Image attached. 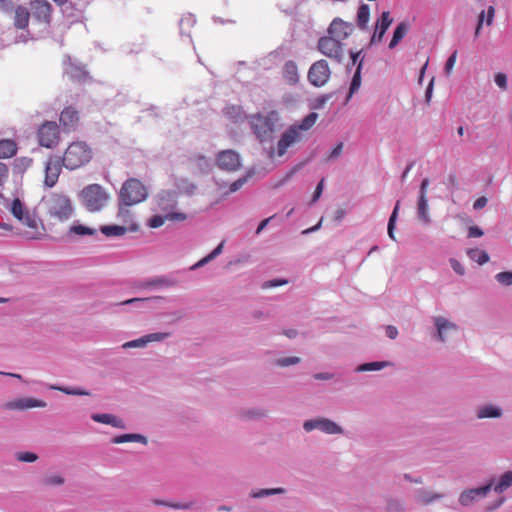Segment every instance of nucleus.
<instances>
[{
    "label": "nucleus",
    "mask_w": 512,
    "mask_h": 512,
    "mask_svg": "<svg viewBox=\"0 0 512 512\" xmlns=\"http://www.w3.org/2000/svg\"><path fill=\"white\" fill-rule=\"evenodd\" d=\"M279 120V114L275 110L249 116L251 129L260 142H269L272 140Z\"/></svg>",
    "instance_id": "nucleus-1"
},
{
    "label": "nucleus",
    "mask_w": 512,
    "mask_h": 512,
    "mask_svg": "<svg viewBox=\"0 0 512 512\" xmlns=\"http://www.w3.org/2000/svg\"><path fill=\"white\" fill-rule=\"evenodd\" d=\"M92 157V149L85 141H74L69 144L61 157L62 166L68 170H75L88 164Z\"/></svg>",
    "instance_id": "nucleus-2"
},
{
    "label": "nucleus",
    "mask_w": 512,
    "mask_h": 512,
    "mask_svg": "<svg viewBox=\"0 0 512 512\" xmlns=\"http://www.w3.org/2000/svg\"><path fill=\"white\" fill-rule=\"evenodd\" d=\"M109 198V193L100 184H89L79 193L81 204L89 212L102 210L107 205Z\"/></svg>",
    "instance_id": "nucleus-3"
},
{
    "label": "nucleus",
    "mask_w": 512,
    "mask_h": 512,
    "mask_svg": "<svg viewBox=\"0 0 512 512\" xmlns=\"http://www.w3.org/2000/svg\"><path fill=\"white\" fill-rule=\"evenodd\" d=\"M148 198L146 186L136 178L127 179L121 186L118 200L125 205H136Z\"/></svg>",
    "instance_id": "nucleus-4"
},
{
    "label": "nucleus",
    "mask_w": 512,
    "mask_h": 512,
    "mask_svg": "<svg viewBox=\"0 0 512 512\" xmlns=\"http://www.w3.org/2000/svg\"><path fill=\"white\" fill-rule=\"evenodd\" d=\"M48 212L60 221L68 220L73 212L71 200L65 195H52L48 200Z\"/></svg>",
    "instance_id": "nucleus-5"
},
{
    "label": "nucleus",
    "mask_w": 512,
    "mask_h": 512,
    "mask_svg": "<svg viewBox=\"0 0 512 512\" xmlns=\"http://www.w3.org/2000/svg\"><path fill=\"white\" fill-rule=\"evenodd\" d=\"M318 49L322 54L337 63H341L343 61V45L341 41L333 37H321L318 41Z\"/></svg>",
    "instance_id": "nucleus-6"
},
{
    "label": "nucleus",
    "mask_w": 512,
    "mask_h": 512,
    "mask_svg": "<svg viewBox=\"0 0 512 512\" xmlns=\"http://www.w3.org/2000/svg\"><path fill=\"white\" fill-rule=\"evenodd\" d=\"M331 75L329 65L326 60L321 59L314 62L308 70V81L315 87H321L327 83Z\"/></svg>",
    "instance_id": "nucleus-7"
},
{
    "label": "nucleus",
    "mask_w": 512,
    "mask_h": 512,
    "mask_svg": "<svg viewBox=\"0 0 512 512\" xmlns=\"http://www.w3.org/2000/svg\"><path fill=\"white\" fill-rule=\"evenodd\" d=\"M493 484L494 480H489L485 485L481 487L463 490L458 498L459 504L463 507H468L474 502L485 498L488 493L492 491Z\"/></svg>",
    "instance_id": "nucleus-8"
},
{
    "label": "nucleus",
    "mask_w": 512,
    "mask_h": 512,
    "mask_svg": "<svg viewBox=\"0 0 512 512\" xmlns=\"http://www.w3.org/2000/svg\"><path fill=\"white\" fill-rule=\"evenodd\" d=\"M39 144L46 148H53L59 140V128L56 122L47 121L38 129Z\"/></svg>",
    "instance_id": "nucleus-9"
},
{
    "label": "nucleus",
    "mask_w": 512,
    "mask_h": 512,
    "mask_svg": "<svg viewBox=\"0 0 512 512\" xmlns=\"http://www.w3.org/2000/svg\"><path fill=\"white\" fill-rule=\"evenodd\" d=\"M216 164L221 170L233 172L241 167V157L234 150H223L217 154Z\"/></svg>",
    "instance_id": "nucleus-10"
},
{
    "label": "nucleus",
    "mask_w": 512,
    "mask_h": 512,
    "mask_svg": "<svg viewBox=\"0 0 512 512\" xmlns=\"http://www.w3.org/2000/svg\"><path fill=\"white\" fill-rule=\"evenodd\" d=\"M156 211H160L166 214L177 213L175 208L177 207V193L171 190L160 191L155 198Z\"/></svg>",
    "instance_id": "nucleus-11"
},
{
    "label": "nucleus",
    "mask_w": 512,
    "mask_h": 512,
    "mask_svg": "<svg viewBox=\"0 0 512 512\" xmlns=\"http://www.w3.org/2000/svg\"><path fill=\"white\" fill-rule=\"evenodd\" d=\"M171 336L169 332H155L146 334L138 339H134L128 342H125L121 345L122 349H130V348H145L149 343L152 342H162L168 339Z\"/></svg>",
    "instance_id": "nucleus-12"
},
{
    "label": "nucleus",
    "mask_w": 512,
    "mask_h": 512,
    "mask_svg": "<svg viewBox=\"0 0 512 512\" xmlns=\"http://www.w3.org/2000/svg\"><path fill=\"white\" fill-rule=\"evenodd\" d=\"M303 139L302 133L293 126L289 127L281 136L277 143V155L283 156L287 149L299 143Z\"/></svg>",
    "instance_id": "nucleus-13"
},
{
    "label": "nucleus",
    "mask_w": 512,
    "mask_h": 512,
    "mask_svg": "<svg viewBox=\"0 0 512 512\" xmlns=\"http://www.w3.org/2000/svg\"><path fill=\"white\" fill-rule=\"evenodd\" d=\"M62 159L60 156H53L48 159L45 166V185L52 188L58 181L61 172Z\"/></svg>",
    "instance_id": "nucleus-14"
},
{
    "label": "nucleus",
    "mask_w": 512,
    "mask_h": 512,
    "mask_svg": "<svg viewBox=\"0 0 512 512\" xmlns=\"http://www.w3.org/2000/svg\"><path fill=\"white\" fill-rule=\"evenodd\" d=\"M179 273L173 272L168 275L155 276L149 279H146L142 282L141 286L143 288H170L174 287L178 284V279L176 275Z\"/></svg>",
    "instance_id": "nucleus-15"
},
{
    "label": "nucleus",
    "mask_w": 512,
    "mask_h": 512,
    "mask_svg": "<svg viewBox=\"0 0 512 512\" xmlns=\"http://www.w3.org/2000/svg\"><path fill=\"white\" fill-rule=\"evenodd\" d=\"M11 213L15 218L23 222L28 227H37V221L35 217L30 215V213L26 210L25 206L20 201V199L16 198L13 200L11 205Z\"/></svg>",
    "instance_id": "nucleus-16"
},
{
    "label": "nucleus",
    "mask_w": 512,
    "mask_h": 512,
    "mask_svg": "<svg viewBox=\"0 0 512 512\" xmlns=\"http://www.w3.org/2000/svg\"><path fill=\"white\" fill-rule=\"evenodd\" d=\"M433 322L436 327L435 337L438 341L443 343L446 342L448 333L458 330V326L455 323L442 316L434 317Z\"/></svg>",
    "instance_id": "nucleus-17"
},
{
    "label": "nucleus",
    "mask_w": 512,
    "mask_h": 512,
    "mask_svg": "<svg viewBox=\"0 0 512 512\" xmlns=\"http://www.w3.org/2000/svg\"><path fill=\"white\" fill-rule=\"evenodd\" d=\"M353 27L351 24L343 21L340 18H335L329 28L328 33L329 37H333L339 41L346 39L352 32Z\"/></svg>",
    "instance_id": "nucleus-18"
},
{
    "label": "nucleus",
    "mask_w": 512,
    "mask_h": 512,
    "mask_svg": "<svg viewBox=\"0 0 512 512\" xmlns=\"http://www.w3.org/2000/svg\"><path fill=\"white\" fill-rule=\"evenodd\" d=\"M46 406L47 403L45 401L31 397L19 398L9 401L6 404V408L9 410H26L31 408H44Z\"/></svg>",
    "instance_id": "nucleus-19"
},
{
    "label": "nucleus",
    "mask_w": 512,
    "mask_h": 512,
    "mask_svg": "<svg viewBox=\"0 0 512 512\" xmlns=\"http://www.w3.org/2000/svg\"><path fill=\"white\" fill-rule=\"evenodd\" d=\"M59 120L65 132L74 131L79 122V113L71 106L66 107L61 112Z\"/></svg>",
    "instance_id": "nucleus-20"
},
{
    "label": "nucleus",
    "mask_w": 512,
    "mask_h": 512,
    "mask_svg": "<svg viewBox=\"0 0 512 512\" xmlns=\"http://www.w3.org/2000/svg\"><path fill=\"white\" fill-rule=\"evenodd\" d=\"M187 216L185 213H163L152 216L148 221V226L151 228H159L161 227L165 221H184Z\"/></svg>",
    "instance_id": "nucleus-21"
},
{
    "label": "nucleus",
    "mask_w": 512,
    "mask_h": 512,
    "mask_svg": "<svg viewBox=\"0 0 512 512\" xmlns=\"http://www.w3.org/2000/svg\"><path fill=\"white\" fill-rule=\"evenodd\" d=\"M34 16L43 22H49L51 17V5L45 0H35L31 3Z\"/></svg>",
    "instance_id": "nucleus-22"
},
{
    "label": "nucleus",
    "mask_w": 512,
    "mask_h": 512,
    "mask_svg": "<svg viewBox=\"0 0 512 512\" xmlns=\"http://www.w3.org/2000/svg\"><path fill=\"white\" fill-rule=\"evenodd\" d=\"M444 497L442 493H435L425 488H420L415 491L414 499L420 505H430L433 502L440 500Z\"/></svg>",
    "instance_id": "nucleus-23"
},
{
    "label": "nucleus",
    "mask_w": 512,
    "mask_h": 512,
    "mask_svg": "<svg viewBox=\"0 0 512 512\" xmlns=\"http://www.w3.org/2000/svg\"><path fill=\"white\" fill-rule=\"evenodd\" d=\"M91 419L97 423L111 425L113 427L121 428V429L125 428L123 420L116 417L113 414H108V413L92 414Z\"/></svg>",
    "instance_id": "nucleus-24"
},
{
    "label": "nucleus",
    "mask_w": 512,
    "mask_h": 512,
    "mask_svg": "<svg viewBox=\"0 0 512 512\" xmlns=\"http://www.w3.org/2000/svg\"><path fill=\"white\" fill-rule=\"evenodd\" d=\"M416 214L418 220L421 221L424 225H429L431 223L427 197H418Z\"/></svg>",
    "instance_id": "nucleus-25"
},
{
    "label": "nucleus",
    "mask_w": 512,
    "mask_h": 512,
    "mask_svg": "<svg viewBox=\"0 0 512 512\" xmlns=\"http://www.w3.org/2000/svg\"><path fill=\"white\" fill-rule=\"evenodd\" d=\"M284 79L290 84L295 85L299 81L298 67L292 60L285 62L282 68Z\"/></svg>",
    "instance_id": "nucleus-26"
},
{
    "label": "nucleus",
    "mask_w": 512,
    "mask_h": 512,
    "mask_svg": "<svg viewBox=\"0 0 512 512\" xmlns=\"http://www.w3.org/2000/svg\"><path fill=\"white\" fill-rule=\"evenodd\" d=\"M118 202L117 218L125 224H130V227L128 228L130 231H137L138 225L133 222L132 213L128 208L130 205L122 204L119 200Z\"/></svg>",
    "instance_id": "nucleus-27"
},
{
    "label": "nucleus",
    "mask_w": 512,
    "mask_h": 512,
    "mask_svg": "<svg viewBox=\"0 0 512 512\" xmlns=\"http://www.w3.org/2000/svg\"><path fill=\"white\" fill-rule=\"evenodd\" d=\"M491 480H494L492 490L498 494H501L512 486V471H506L499 477L497 481L495 478H492Z\"/></svg>",
    "instance_id": "nucleus-28"
},
{
    "label": "nucleus",
    "mask_w": 512,
    "mask_h": 512,
    "mask_svg": "<svg viewBox=\"0 0 512 512\" xmlns=\"http://www.w3.org/2000/svg\"><path fill=\"white\" fill-rule=\"evenodd\" d=\"M30 13L24 6H17L14 11V26L18 29H25L28 26Z\"/></svg>",
    "instance_id": "nucleus-29"
},
{
    "label": "nucleus",
    "mask_w": 512,
    "mask_h": 512,
    "mask_svg": "<svg viewBox=\"0 0 512 512\" xmlns=\"http://www.w3.org/2000/svg\"><path fill=\"white\" fill-rule=\"evenodd\" d=\"M502 414V409L492 404L481 406L478 408L476 412V416L478 419L500 418Z\"/></svg>",
    "instance_id": "nucleus-30"
},
{
    "label": "nucleus",
    "mask_w": 512,
    "mask_h": 512,
    "mask_svg": "<svg viewBox=\"0 0 512 512\" xmlns=\"http://www.w3.org/2000/svg\"><path fill=\"white\" fill-rule=\"evenodd\" d=\"M17 143L12 139L0 140V159L11 158L17 153Z\"/></svg>",
    "instance_id": "nucleus-31"
},
{
    "label": "nucleus",
    "mask_w": 512,
    "mask_h": 512,
    "mask_svg": "<svg viewBox=\"0 0 512 512\" xmlns=\"http://www.w3.org/2000/svg\"><path fill=\"white\" fill-rule=\"evenodd\" d=\"M363 67V59H361L356 67L354 75L352 77L349 92L346 98V101H349L354 93H356L361 86V71Z\"/></svg>",
    "instance_id": "nucleus-32"
},
{
    "label": "nucleus",
    "mask_w": 512,
    "mask_h": 512,
    "mask_svg": "<svg viewBox=\"0 0 512 512\" xmlns=\"http://www.w3.org/2000/svg\"><path fill=\"white\" fill-rule=\"evenodd\" d=\"M386 512H406L407 506L404 500L398 497L389 496L385 500Z\"/></svg>",
    "instance_id": "nucleus-33"
},
{
    "label": "nucleus",
    "mask_w": 512,
    "mask_h": 512,
    "mask_svg": "<svg viewBox=\"0 0 512 512\" xmlns=\"http://www.w3.org/2000/svg\"><path fill=\"white\" fill-rule=\"evenodd\" d=\"M408 30H409V24L405 21L400 22L396 26V28L393 32V37L389 43V48L390 49L395 48L398 45V43L405 37Z\"/></svg>",
    "instance_id": "nucleus-34"
},
{
    "label": "nucleus",
    "mask_w": 512,
    "mask_h": 512,
    "mask_svg": "<svg viewBox=\"0 0 512 512\" xmlns=\"http://www.w3.org/2000/svg\"><path fill=\"white\" fill-rule=\"evenodd\" d=\"M115 444H121L126 442H138L146 445L148 443L147 438L144 435L130 433V434H122L113 438L112 440Z\"/></svg>",
    "instance_id": "nucleus-35"
},
{
    "label": "nucleus",
    "mask_w": 512,
    "mask_h": 512,
    "mask_svg": "<svg viewBox=\"0 0 512 512\" xmlns=\"http://www.w3.org/2000/svg\"><path fill=\"white\" fill-rule=\"evenodd\" d=\"M65 73L73 80H84L87 76V72L82 66L69 62L65 67Z\"/></svg>",
    "instance_id": "nucleus-36"
},
{
    "label": "nucleus",
    "mask_w": 512,
    "mask_h": 512,
    "mask_svg": "<svg viewBox=\"0 0 512 512\" xmlns=\"http://www.w3.org/2000/svg\"><path fill=\"white\" fill-rule=\"evenodd\" d=\"M392 363L389 361H375V362H368L358 365L355 368L356 372H368V371H379L386 367L391 366Z\"/></svg>",
    "instance_id": "nucleus-37"
},
{
    "label": "nucleus",
    "mask_w": 512,
    "mask_h": 512,
    "mask_svg": "<svg viewBox=\"0 0 512 512\" xmlns=\"http://www.w3.org/2000/svg\"><path fill=\"white\" fill-rule=\"evenodd\" d=\"M326 419V417L319 416L305 420L302 425L303 430L307 433H310L314 430L322 432Z\"/></svg>",
    "instance_id": "nucleus-38"
},
{
    "label": "nucleus",
    "mask_w": 512,
    "mask_h": 512,
    "mask_svg": "<svg viewBox=\"0 0 512 512\" xmlns=\"http://www.w3.org/2000/svg\"><path fill=\"white\" fill-rule=\"evenodd\" d=\"M370 19V8L367 4H361L357 11V26L364 30Z\"/></svg>",
    "instance_id": "nucleus-39"
},
{
    "label": "nucleus",
    "mask_w": 512,
    "mask_h": 512,
    "mask_svg": "<svg viewBox=\"0 0 512 512\" xmlns=\"http://www.w3.org/2000/svg\"><path fill=\"white\" fill-rule=\"evenodd\" d=\"M285 492L286 490L282 487L254 489L250 492V496L255 499H260L272 495L284 494Z\"/></svg>",
    "instance_id": "nucleus-40"
},
{
    "label": "nucleus",
    "mask_w": 512,
    "mask_h": 512,
    "mask_svg": "<svg viewBox=\"0 0 512 512\" xmlns=\"http://www.w3.org/2000/svg\"><path fill=\"white\" fill-rule=\"evenodd\" d=\"M127 230V227L121 225H103L100 227V231L107 237H121Z\"/></svg>",
    "instance_id": "nucleus-41"
},
{
    "label": "nucleus",
    "mask_w": 512,
    "mask_h": 512,
    "mask_svg": "<svg viewBox=\"0 0 512 512\" xmlns=\"http://www.w3.org/2000/svg\"><path fill=\"white\" fill-rule=\"evenodd\" d=\"M196 19L194 15L187 14L179 21L180 34L190 37V29L195 25Z\"/></svg>",
    "instance_id": "nucleus-42"
},
{
    "label": "nucleus",
    "mask_w": 512,
    "mask_h": 512,
    "mask_svg": "<svg viewBox=\"0 0 512 512\" xmlns=\"http://www.w3.org/2000/svg\"><path fill=\"white\" fill-rule=\"evenodd\" d=\"M317 118L318 114L311 112L305 116L299 124H294L292 126L302 133L303 131H308L315 124Z\"/></svg>",
    "instance_id": "nucleus-43"
},
{
    "label": "nucleus",
    "mask_w": 512,
    "mask_h": 512,
    "mask_svg": "<svg viewBox=\"0 0 512 512\" xmlns=\"http://www.w3.org/2000/svg\"><path fill=\"white\" fill-rule=\"evenodd\" d=\"M48 388L51 390L61 391L67 395H73V396H88V395H90L89 391L84 390L79 387H63V386H58V385H49Z\"/></svg>",
    "instance_id": "nucleus-44"
},
{
    "label": "nucleus",
    "mask_w": 512,
    "mask_h": 512,
    "mask_svg": "<svg viewBox=\"0 0 512 512\" xmlns=\"http://www.w3.org/2000/svg\"><path fill=\"white\" fill-rule=\"evenodd\" d=\"M399 209H400V200H397L395 203L394 209L390 215V218L388 221V227H387L388 236L394 241L396 240L395 234H394V229H395L396 221L398 218Z\"/></svg>",
    "instance_id": "nucleus-45"
},
{
    "label": "nucleus",
    "mask_w": 512,
    "mask_h": 512,
    "mask_svg": "<svg viewBox=\"0 0 512 512\" xmlns=\"http://www.w3.org/2000/svg\"><path fill=\"white\" fill-rule=\"evenodd\" d=\"M322 433L327 435H343L344 429L335 421L327 418Z\"/></svg>",
    "instance_id": "nucleus-46"
},
{
    "label": "nucleus",
    "mask_w": 512,
    "mask_h": 512,
    "mask_svg": "<svg viewBox=\"0 0 512 512\" xmlns=\"http://www.w3.org/2000/svg\"><path fill=\"white\" fill-rule=\"evenodd\" d=\"M467 256L472 261H475L480 265H483L489 261L488 253L476 248L467 250Z\"/></svg>",
    "instance_id": "nucleus-47"
},
{
    "label": "nucleus",
    "mask_w": 512,
    "mask_h": 512,
    "mask_svg": "<svg viewBox=\"0 0 512 512\" xmlns=\"http://www.w3.org/2000/svg\"><path fill=\"white\" fill-rule=\"evenodd\" d=\"M254 172L249 170L244 176L238 178L234 182H232L229 186V190L225 193V195L237 192L240 190L248 180L253 176Z\"/></svg>",
    "instance_id": "nucleus-48"
},
{
    "label": "nucleus",
    "mask_w": 512,
    "mask_h": 512,
    "mask_svg": "<svg viewBox=\"0 0 512 512\" xmlns=\"http://www.w3.org/2000/svg\"><path fill=\"white\" fill-rule=\"evenodd\" d=\"M224 114L233 122H240L244 119V113L239 106L231 105L224 109Z\"/></svg>",
    "instance_id": "nucleus-49"
},
{
    "label": "nucleus",
    "mask_w": 512,
    "mask_h": 512,
    "mask_svg": "<svg viewBox=\"0 0 512 512\" xmlns=\"http://www.w3.org/2000/svg\"><path fill=\"white\" fill-rule=\"evenodd\" d=\"M32 164L29 157H19L14 160L13 168L16 173H24Z\"/></svg>",
    "instance_id": "nucleus-50"
},
{
    "label": "nucleus",
    "mask_w": 512,
    "mask_h": 512,
    "mask_svg": "<svg viewBox=\"0 0 512 512\" xmlns=\"http://www.w3.org/2000/svg\"><path fill=\"white\" fill-rule=\"evenodd\" d=\"M392 22L393 19L390 16V12L384 11L382 12L380 19L377 21L376 27L379 28L382 33H386Z\"/></svg>",
    "instance_id": "nucleus-51"
},
{
    "label": "nucleus",
    "mask_w": 512,
    "mask_h": 512,
    "mask_svg": "<svg viewBox=\"0 0 512 512\" xmlns=\"http://www.w3.org/2000/svg\"><path fill=\"white\" fill-rule=\"evenodd\" d=\"M301 362V359L297 356L281 357L274 361V364L278 367H289L297 365Z\"/></svg>",
    "instance_id": "nucleus-52"
},
{
    "label": "nucleus",
    "mask_w": 512,
    "mask_h": 512,
    "mask_svg": "<svg viewBox=\"0 0 512 512\" xmlns=\"http://www.w3.org/2000/svg\"><path fill=\"white\" fill-rule=\"evenodd\" d=\"M46 486H61L65 483V479L60 474L48 475L43 479Z\"/></svg>",
    "instance_id": "nucleus-53"
},
{
    "label": "nucleus",
    "mask_w": 512,
    "mask_h": 512,
    "mask_svg": "<svg viewBox=\"0 0 512 512\" xmlns=\"http://www.w3.org/2000/svg\"><path fill=\"white\" fill-rule=\"evenodd\" d=\"M176 186L178 189H180L182 192H184L187 195L194 194V192L196 190V185L193 184L192 182H189L188 180H185V179H182L180 181L178 180L176 183Z\"/></svg>",
    "instance_id": "nucleus-54"
},
{
    "label": "nucleus",
    "mask_w": 512,
    "mask_h": 512,
    "mask_svg": "<svg viewBox=\"0 0 512 512\" xmlns=\"http://www.w3.org/2000/svg\"><path fill=\"white\" fill-rule=\"evenodd\" d=\"M70 232L75 233V234L80 235V236L95 235L96 234V230L95 229L87 227V226H84V225H81V224L71 226Z\"/></svg>",
    "instance_id": "nucleus-55"
},
{
    "label": "nucleus",
    "mask_w": 512,
    "mask_h": 512,
    "mask_svg": "<svg viewBox=\"0 0 512 512\" xmlns=\"http://www.w3.org/2000/svg\"><path fill=\"white\" fill-rule=\"evenodd\" d=\"M15 458L20 462L33 463L38 459V455L34 452H17Z\"/></svg>",
    "instance_id": "nucleus-56"
},
{
    "label": "nucleus",
    "mask_w": 512,
    "mask_h": 512,
    "mask_svg": "<svg viewBox=\"0 0 512 512\" xmlns=\"http://www.w3.org/2000/svg\"><path fill=\"white\" fill-rule=\"evenodd\" d=\"M495 279L504 286L512 285V271L499 272L495 275Z\"/></svg>",
    "instance_id": "nucleus-57"
},
{
    "label": "nucleus",
    "mask_w": 512,
    "mask_h": 512,
    "mask_svg": "<svg viewBox=\"0 0 512 512\" xmlns=\"http://www.w3.org/2000/svg\"><path fill=\"white\" fill-rule=\"evenodd\" d=\"M334 96V93H328V94H324V95H321L320 97H317L313 104H312V108L313 109H322L324 108L325 104Z\"/></svg>",
    "instance_id": "nucleus-58"
},
{
    "label": "nucleus",
    "mask_w": 512,
    "mask_h": 512,
    "mask_svg": "<svg viewBox=\"0 0 512 512\" xmlns=\"http://www.w3.org/2000/svg\"><path fill=\"white\" fill-rule=\"evenodd\" d=\"M495 84L503 91L508 87V80L505 73L498 72L494 75Z\"/></svg>",
    "instance_id": "nucleus-59"
},
{
    "label": "nucleus",
    "mask_w": 512,
    "mask_h": 512,
    "mask_svg": "<svg viewBox=\"0 0 512 512\" xmlns=\"http://www.w3.org/2000/svg\"><path fill=\"white\" fill-rule=\"evenodd\" d=\"M16 7L12 0H0V10L6 14L13 13Z\"/></svg>",
    "instance_id": "nucleus-60"
},
{
    "label": "nucleus",
    "mask_w": 512,
    "mask_h": 512,
    "mask_svg": "<svg viewBox=\"0 0 512 512\" xmlns=\"http://www.w3.org/2000/svg\"><path fill=\"white\" fill-rule=\"evenodd\" d=\"M449 262H450V266H451V268L453 269V271H454L456 274H458V275H460V276H462V275H464V274H465V268H464V266H463V265H462V264H461L457 259H455V258H451V259L449 260Z\"/></svg>",
    "instance_id": "nucleus-61"
},
{
    "label": "nucleus",
    "mask_w": 512,
    "mask_h": 512,
    "mask_svg": "<svg viewBox=\"0 0 512 512\" xmlns=\"http://www.w3.org/2000/svg\"><path fill=\"white\" fill-rule=\"evenodd\" d=\"M457 58V51H454L447 59L444 67V71L447 75H449L455 65Z\"/></svg>",
    "instance_id": "nucleus-62"
},
{
    "label": "nucleus",
    "mask_w": 512,
    "mask_h": 512,
    "mask_svg": "<svg viewBox=\"0 0 512 512\" xmlns=\"http://www.w3.org/2000/svg\"><path fill=\"white\" fill-rule=\"evenodd\" d=\"M323 189H324V179H321L315 188V191H314L312 199H311V204H314L315 202H317L319 200V198L322 195Z\"/></svg>",
    "instance_id": "nucleus-63"
},
{
    "label": "nucleus",
    "mask_w": 512,
    "mask_h": 512,
    "mask_svg": "<svg viewBox=\"0 0 512 512\" xmlns=\"http://www.w3.org/2000/svg\"><path fill=\"white\" fill-rule=\"evenodd\" d=\"M344 144L343 142H339L336 147L330 152L327 160H334L337 159L343 151Z\"/></svg>",
    "instance_id": "nucleus-64"
}]
</instances>
